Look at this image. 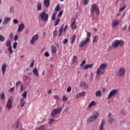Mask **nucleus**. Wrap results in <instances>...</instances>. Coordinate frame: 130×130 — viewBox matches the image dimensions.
Here are the masks:
<instances>
[{
    "label": "nucleus",
    "instance_id": "1",
    "mask_svg": "<svg viewBox=\"0 0 130 130\" xmlns=\"http://www.w3.org/2000/svg\"><path fill=\"white\" fill-rule=\"evenodd\" d=\"M107 67V64H106L105 63L101 64L100 67L96 70V76H99L100 74H102V75H104L105 71H103V70H105Z\"/></svg>",
    "mask_w": 130,
    "mask_h": 130
},
{
    "label": "nucleus",
    "instance_id": "2",
    "mask_svg": "<svg viewBox=\"0 0 130 130\" xmlns=\"http://www.w3.org/2000/svg\"><path fill=\"white\" fill-rule=\"evenodd\" d=\"M94 12H96V14L98 15V16L100 15V11L96 4H93L91 6L90 14H94Z\"/></svg>",
    "mask_w": 130,
    "mask_h": 130
},
{
    "label": "nucleus",
    "instance_id": "3",
    "mask_svg": "<svg viewBox=\"0 0 130 130\" xmlns=\"http://www.w3.org/2000/svg\"><path fill=\"white\" fill-rule=\"evenodd\" d=\"M99 114L98 112H94L91 116H90L87 120V122H92L95 120V119L98 118Z\"/></svg>",
    "mask_w": 130,
    "mask_h": 130
},
{
    "label": "nucleus",
    "instance_id": "4",
    "mask_svg": "<svg viewBox=\"0 0 130 130\" xmlns=\"http://www.w3.org/2000/svg\"><path fill=\"white\" fill-rule=\"evenodd\" d=\"M87 38L85 39V41H83L81 43H80L79 45V47H84V45H86V44L88 43V42H90V37H91V32H87Z\"/></svg>",
    "mask_w": 130,
    "mask_h": 130
},
{
    "label": "nucleus",
    "instance_id": "5",
    "mask_svg": "<svg viewBox=\"0 0 130 130\" xmlns=\"http://www.w3.org/2000/svg\"><path fill=\"white\" fill-rule=\"evenodd\" d=\"M123 40H116L113 42L112 46L115 48L118 47V46H122L123 45Z\"/></svg>",
    "mask_w": 130,
    "mask_h": 130
},
{
    "label": "nucleus",
    "instance_id": "6",
    "mask_svg": "<svg viewBox=\"0 0 130 130\" xmlns=\"http://www.w3.org/2000/svg\"><path fill=\"white\" fill-rule=\"evenodd\" d=\"M13 101H14V99H13L12 96H11L7 102L6 107H7V108L9 110H11V109H12V103H13Z\"/></svg>",
    "mask_w": 130,
    "mask_h": 130
},
{
    "label": "nucleus",
    "instance_id": "7",
    "mask_svg": "<svg viewBox=\"0 0 130 130\" xmlns=\"http://www.w3.org/2000/svg\"><path fill=\"white\" fill-rule=\"evenodd\" d=\"M117 94V89H113L110 91L108 96L107 97V99L109 100L111 99V97L114 96Z\"/></svg>",
    "mask_w": 130,
    "mask_h": 130
},
{
    "label": "nucleus",
    "instance_id": "8",
    "mask_svg": "<svg viewBox=\"0 0 130 130\" xmlns=\"http://www.w3.org/2000/svg\"><path fill=\"white\" fill-rule=\"evenodd\" d=\"M42 20H44V21H47L48 20V14H46L45 11H43L40 15Z\"/></svg>",
    "mask_w": 130,
    "mask_h": 130
},
{
    "label": "nucleus",
    "instance_id": "9",
    "mask_svg": "<svg viewBox=\"0 0 130 130\" xmlns=\"http://www.w3.org/2000/svg\"><path fill=\"white\" fill-rule=\"evenodd\" d=\"M7 65L6 64H3L2 66V74L3 76H5V74H6V71H7Z\"/></svg>",
    "mask_w": 130,
    "mask_h": 130
},
{
    "label": "nucleus",
    "instance_id": "10",
    "mask_svg": "<svg viewBox=\"0 0 130 130\" xmlns=\"http://www.w3.org/2000/svg\"><path fill=\"white\" fill-rule=\"evenodd\" d=\"M72 63L73 64H78V57H77V56H73L72 59Z\"/></svg>",
    "mask_w": 130,
    "mask_h": 130
},
{
    "label": "nucleus",
    "instance_id": "11",
    "mask_svg": "<svg viewBox=\"0 0 130 130\" xmlns=\"http://www.w3.org/2000/svg\"><path fill=\"white\" fill-rule=\"evenodd\" d=\"M119 76H123L124 74H125V70L124 68H121L119 70L118 73Z\"/></svg>",
    "mask_w": 130,
    "mask_h": 130
},
{
    "label": "nucleus",
    "instance_id": "12",
    "mask_svg": "<svg viewBox=\"0 0 130 130\" xmlns=\"http://www.w3.org/2000/svg\"><path fill=\"white\" fill-rule=\"evenodd\" d=\"M24 28H25V24H24V23L20 24L18 28V32L22 31V30H23Z\"/></svg>",
    "mask_w": 130,
    "mask_h": 130
},
{
    "label": "nucleus",
    "instance_id": "13",
    "mask_svg": "<svg viewBox=\"0 0 130 130\" xmlns=\"http://www.w3.org/2000/svg\"><path fill=\"white\" fill-rule=\"evenodd\" d=\"M92 68H93V64H86L83 67V70H88Z\"/></svg>",
    "mask_w": 130,
    "mask_h": 130
},
{
    "label": "nucleus",
    "instance_id": "14",
    "mask_svg": "<svg viewBox=\"0 0 130 130\" xmlns=\"http://www.w3.org/2000/svg\"><path fill=\"white\" fill-rule=\"evenodd\" d=\"M111 115H112L111 113H109V123H112L115 120L114 118L111 117Z\"/></svg>",
    "mask_w": 130,
    "mask_h": 130
},
{
    "label": "nucleus",
    "instance_id": "15",
    "mask_svg": "<svg viewBox=\"0 0 130 130\" xmlns=\"http://www.w3.org/2000/svg\"><path fill=\"white\" fill-rule=\"evenodd\" d=\"M10 20H11V18L10 17H6L4 21H3L2 24L3 25H7V24H8L9 23V22H10Z\"/></svg>",
    "mask_w": 130,
    "mask_h": 130
},
{
    "label": "nucleus",
    "instance_id": "16",
    "mask_svg": "<svg viewBox=\"0 0 130 130\" xmlns=\"http://www.w3.org/2000/svg\"><path fill=\"white\" fill-rule=\"evenodd\" d=\"M33 74H35L36 77H39V74H38V70H37V68H35L32 70Z\"/></svg>",
    "mask_w": 130,
    "mask_h": 130
},
{
    "label": "nucleus",
    "instance_id": "17",
    "mask_svg": "<svg viewBox=\"0 0 130 130\" xmlns=\"http://www.w3.org/2000/svg\"><path fill=\"white\" fill-rule=\"evenodd\" d=\"M76 38H77V35L74 34L73 35V37L71 38V44H74V42H75V40H76Z\"/></svg>",
    "mask_w": 130,
    "mask_h": 130
},
{
    "label": "nucleus",
    "instance_id": "18",
    "mask_svg": "<svg viewBox=\"0 0 130 130\" xmlns=\"http://www.w3.org/2000/svg\"><path fill=\"white\" fill-rule=\"evenodd\" d=\"M45 7L46 8H48L50 5V2H49V0H44V1Z\"/></svg>",
    "mask_w": 130,
    "mask_h": 130
},
{
    "label": "nucleus",
    "instance_id": "19",
    "mask_svg": "<svg viewBox=\"0 0 130 130\" xmlns=\"http://www.w3.org/2000/svg\"><path fill=\"white\" fill-rule=\"evenodd\" d=\"M20 107H24V105H25V99L24 98H22L20 100Z\"/></svg>",
    "mask_w": 130,
    "mask_h": 130
},
{
    "label": "nucleus",
    "instance_id": "20",
    "mask_svg": "<svg viewBox=\"0 0 130 130\" xmlns=\"http://www.w3.org/2000/svg\"><path fill=\"white\" fill-rule=\"evenodd\" d=\"M105 124V120H102L101 121L100 126L99 127V129L103 130V125H104Z\"/></svg>",
    "mask_w": 130,
    "mask_h": 130
},
{
    "label": "nucleus",
    "instance_id": "21",
    "mask_svg": "<svg viewBox=\"0 0 130 130\" xmlns=\"http://www.w3.org/2000/svg\"><path fill=\"white\" fill-rule=\"evenodd\" d=\"M61 107H58V108L54 109V111L58 114V113H60L62 110Z\"/></svg>",
    "mask_w": 130,
    "mask_h": 130
},
{
    "label": "nucleus",
    "instance_id": "22",
    "mask_svg": "<svg viewBox=\"0 0 130 130\" xmlns=\"http://www.w3.org/2000/svg\"><path fill=\"white\" fill-rule=\"evenodd\" d=\"M51 51L52 53H55L56 52V47H55V46L53 45L51 46Z\"/></svg>",
    "mask_w": 130,
    "mask_h": 130
},
{
    "label": "nucleus",
    "instance_id": "23",
    "mask_svg": "<svg viewBox=\"0 0 130 130\" xmlns=\"http://www.w3.org/2000/svg\"><path fill=\"white\" fill-rule=\"evenodd\" d=\"M118 24L119 23L118 20H113L112 22V26L114 27H116Z\"/></svg>",
    "mask_w": 130,
    "mask_h": 130
},
{
    "label": "nucleus",
    "instance_id": "24",
    "mask_svg": "<svg viewBox=\"0 0 130 130\" xmlns=\"http://www.w3.org/2000/svg\"><path fill=\"white\" fill-rule=\"evenodd\" d=\"M75 24L76 21H74L71 24V28H72V29H76L77 28V25H76Z\"/></svg>",
    "mask_w": 130,
    "mask_h": 130
},
{
    "label": "nucleus",
    "instance_id": "25",
    "mask_svg": "<svg viewBox=\"0 0 130 130\" xmlns=\"http://www.w3.org/2000/svg\"><path fill=\"white\" fill-rule=\"evenodd\" d=\"M86 93L85 92V91H82L79 93H78L77 95V96L78 97V98H80V97H82L83 96H84V95H85Z\"/></svg>",
    "mask_w": 130,
    "mask_h": 130
},
{
    "label": "nucleus",
    "instance_id": "26",
    "mask_svg": "<svg viewBox=\"0 0 130 130\" xmlns=\"http://www.w3.org/2000/svg\"><path fill=\"white\" fill-rule=\"evenodd\" d=\"M11 40H9L8 41H7V42L6 43V45L7 47H10V46H12V45H11Z\"/></svg>",
    "mask_w": 130,
    "mask_h": 130
},
{
    "label": "nucleus",
    "instance_id": "27",
    "mask_svg": "<svg viewBox=\"0 0 130 130\" xmlns=\"http://www.w3.org/2000/svg\"><path fill=\"white\" fill-rule=\"evenodd\" d=\"M56 114H58L55 111L54 109H53L51 113V116H52V117H54Z\"/></svg>",
    "mask_w": 130,
    "mask_h": 130
},
{
    "label": "nucleus",
    "instance_id": "28",
    "mask_svg": "<svg viewBox=\"0 0 130 130\" xmlns=\"http://www.w3.org/2000/svg\"><path fill=\"white\" fill-rule=\"evenodd\" d=\"M57 14V12H54L52 16V20H53V21H55V17L56 16V15Z\"/></svg>",
    "mask_w": 130,
    "mask_h": 130
},
{
    "label": "nucleus",
    "instance_id": "29",
    "mask_svg": "<svg viewBox=\"0 0 130 130\" xmlns=\"http://www.w3.org/2000/svg\"><path fill=\"white\" fill-rule=\"evenodd\" d=\"M96 104V103H95V101H92V102H91L88 105V107L89 108H91V107H92V106H93V105H95V104Z\"/></svg>",
    "mask_w": 130,
    "mask_h": 130
},
{
    "label": "nucleus",
    "instance_id": "30",
    "mask_svg": "<svg viewBox=\"0 0 130 130\" xmlns=\"http://www.w3.org/2000/svg\"><path fill=\"white\" fill-rule=\"evenodd\" d=\"M41 3L39 2L38 3L37 5V11H41Z\"/></svg>",
    "mask_w": 130,
    "mask_h": 130
},
{
    "label": "nucleus",
    "instance_id": "31",
    "mask_svg": "<svg viewBox=\"0 0 130 130\" xmlns=\"http://www.w3.org/2000/svg\"><path fill=\"white\" fill-rule=\"evenodd\" d=\"M98 40V36L97 35L94 36L92 41L93 43H95V42H96Z\"/></svg>",
    "mask_w": 130,
    "mask_h": 130
},
{
    "label": "nucleus",
    "instance_id": "32",
    "mask_svg": "<svg viewBox=\"0 0 130 130\" xmlns=\"http://www.w3.org/2000/svg\"><path fill=\"white\" fill-rule=\"evenodd\" d=\"M10 13H15V7L14 6H11L10 8Z\"/></svg>",
    "mask_w": 130,
    "mask_h": 130
},
{
    "label": "nucleus",
    "instance_id": "33",
    "mask_svg": "<svg viewBox=\"0 0 130 130\" xmlns=\"http://www.w3.org/2000/svg\"><path fill=\"white\" fill-rule=\"evenodd\" d=\"M6 95H5V92H3L0 94V98H2L3 100L5 99Z\"/></svg>",
    "mask_w": 130,
    "mask_h": 130
},
{
    "label": "nucleus",
    "instance_id": "34",
    "mask_svg": "<svg viewBox=\"0 0 130 130\" xmlns=\"http://www.w3.org/2000/svg\"><path fill=\"white\" fill-rule=\"evenodd\" d=\"M39 36L38 34H37V35H35V36H34L32 37V38L35 41L36 40H37V39L39 38Z\"/></svg>",
    "mask_w": 130,
    "mask_h": 130
},
{
    "label": "nucleus",
    "instance_id": "35",
    "mask_svg": "<svg viewBox=\"0 0 130 130\" xmlns=\"http://www.w3.org/2000/svg\"><path fill=\"white\" fill-rule=\"evenodd\" d=\"M5 37L3 36L0 35V42H4L5 41Z\"/></svg>",
    "mask_w": 130,
    "mask_h": 130
},
{
    "label": "nucleus",
    "instance_id": "36",
    "mask_svg": "<svg viewBox=\"0 0 130 130\" xmlns=\"http://www.w3.org/2000/svg\"><path fill=\"white\" fill-rule=\"evenodd\" d=\"M57 34H58V31H57V29H55L53 31V35L55 36V37H56Z\"/></svg>",
    "mask_w": 130,
    "mask_h": 130
},
{
    "label": "nucleus",
    "instance_id": "37",
    "mask_svg": "<svg viewBox=\"0 0 130 130\" xmlns=\"http://www.w3.org/2000/svg\"><path fill=\"white\" fill-rule=\"evenodd\" d=\"M95 95H96V97H98V96H101L102 95V94L101 93V91H98L96 92Z\"/></svg>",
    "mask_w": 130,
    "mask_h": 130
},
{
    "label": "nucleus",
    "instance_id": "38",
    "mask_svg": "<svg viewBox=\"0 0 130 130\" xmlns=\"http://www.w3.org/2000/svg\"><path fill=\"white\" fill-rule=\"evenodd\" d=\"M22 97H23L24 99H26V98H27V92L26 91H24V92L23 93Z\"/></svg>",
    "mask_w": 130,
    "mask_h": 130
},
{
    "label": "nucleus",
    "instance_id": "39",
    "mask_svg": "<svg viewBox=\"0 0 130 130\" xmlns=\"http://www.w3.org/2000/svg\"><path fill=\"white\" fill-rule=\"evenodd\" d=\"M59 21H60V19H57L55 21V24H54V26H57V25H58V23H59Z\"/></svg>",
    "mask_w": 130,
    "mask_h": 130
},
{
    "label": "nucleus",
    "instance_id": "40",
    "mask_svg": "<svg viewBox=\"0 0 130 130\" xmlns=\"http://www.w3.org/2000/svg\"><path fill=\"white\" fill-rule=\"evenodd\" d=\"M8 50L11 54L13 53V49H12V46L9 47Z\"/></svg>",
    "mask_w": 130,
    "mask_h": 130
},
{
    "label": "nucleus",
    "instance_id": "41",
    "mask_svg": "<svg viewBox=\"0 0 130 130\" xmlns=\"http://www.w3.org/2000/svg\"><path fill=\"white\" fill-rule=\"evenodd\" d=\"M63 31V29L59 28V36L60 37L61 36V34H62V31Z\"/></svg>",
    "mask_w": 130,
    "mask_h": 130
},
{
    "label": "nucleus",
    "instance_id": "42",
    "mask_svg": "<svg viewBox=\"0 0 130 130\" xmlns=\"http://www.w3.org/2000/svg\"><path fill=\"white\" fill-rule=\"evenodd\" d=\"M17 45H18V43H17V42H14L13 44V49H16L17 48Z\"/></svg>",
    "mask_w": 130,
    "mask_h": 130
},
{
    "label": "nucleus",
    "instance_id": "43",
    "mask_svg": "<svg viewBox=\"0 0 130 130\" xmlns=\"http://www.w3.org/2000/svg\"><path fill=\"white\" fill-rule=\"evenodd\" d=\"M19 121H17V122L15 123L14 127H15V128H17L18 126H19Z\"/></svg>",
    "mask_w": 130,
    "mask_h": 130
},
{
    "label": "nucleus",
    "instance_id": "44",
    "mask_svg": "<svg viewBox=\"0 0 130 130\" xmlns=\"http://www.w3.org/2000/svg\"><path fill=\"white\" fill-rule=\"evenodd\" d=\"M55 11H56V12L59 11V5H58V4L57 5L55 9Z\"/></svg>",
    "mask_w": 130,
    "mask_h": 130
},
{
    "label": "nucleus",
    "instance_id": "45",
    "mask_svg": "<svg viewBox=\"0 0 130 130\" xmlns=\"http://www.w3.org/2000/svg\"><path fill=\"white\" fill-rule=\"evenodd\" d=\"M43 128H44V125H42L39 127L37 128V130H42V129H43Z\"/></svg>",
    "mask_w": 130,
    "mask_h": 130
},
{
    "label": "nucleus",
    "instance_id": "46",
    "mask_svg": "<svg viewBox=\"0 0 130 130\" xmlns=\"http://www.w3.org/2000/svg\"><path fill=\"white\" fill-rule=\"evenodd\" d=\"M62 101L66 102L68 101V98L66 95H63L62 97Z\"/></svg>",
    "mask_w": 130,
    "mask_h": 130
},
{
    "label": "nucleus",
    "instance_id": "47",
    "mask_svg": "<svg viewBox=\"0 0 130 130\" xmlns=\"http://www.w3.org/2000/svg\"><path fill=\"white\" fill-rule=\"evenodd\" d=\"M68 41H69V40L67 39H65L62 42L63 44L66 45V44L68 43Z\"/></svg>",
    "mask_w": 130,
    "mask_h": 130
},
{
    "label": "nucleus",
    "instance_id": "48",
    "mask_svg": "<svg viewBox=\"0 0 130 130\" xmlns=\"http://www.w3.org/2000/svg\"><path fill=\"white\" fill-rule=\"evenodd\" d=\"M20 85H22V81H18L16 83V87H18Z\"/></svg>",
    "mask_w": 130,
    "mask_h": 130
},
{
    "label": "nucleus",
    "instance_id": "49",
    "mask_svg": "<svg viewBox=\"0 0 130 130\" xmlns=\"http://www.w3.org/2000/svg\"><path fill=\"white\" fill-rule=\"evenodd\" d=\"M125 8H126V6H124L123 7L121 8L119 10V12H122V11H123V10H124V9H125Z\"/></svg>",
    "mask_w": 130,
    "mask_h": 130
},
{
    "label": "nucleus",
    "instance_id": "50",
    "mask_svg": "<svg viewBox=\"0 0 130 130\" xmlns=\"http://www.w3.org/2000/svg\"><path fill=\"white\" fill-rule=\"evenodd\" d=\"M63 12V11L61 10V11H60L59 12V13H58V16L59 17V18H60V17H61V16H62V15Z\"/></svg>",
    "mask_w": 130,
    "mask_h": 130
},
{
    "label": "nucleus",
    "instance_id": "51",
    "mask_svg": "<svg viewBox=\"0 0 130 130\" xmlns=\"http://www.w3.org/2000/svg\"><path fill=\"white\" fill-rule=\"evenodd\" d=\"M72 91V87H68L67 89V92H68V93H70Z\"/></svg>",
    "mask_w": 130,
    "mask_h": 130
},
{
    "label": "nucleus",
    "instance_id": "52",
    "mask_svg": "<svg viewBox=\"0 0 130 130\" xmlns=\"http://www.w3.org/2000/svg\"><path fill=\"white\" fill-rule=\"evenodd\" d=\"M84 4L85 5V6H87L88 4H89V0H84Z\"/></svg>",
    "mask_w": 130,
    "mask_h": 130
},
{
    "label": "nucleus",
    "instance_id": "53",
    "mask_svg": "<svg viewBox=\"0 0 130 130\" xmlns=\"http://www.w3.org/2000/svg\"><path fill=\"white\" fill-rule=\"evenodd\" d=\"M84 64H86V60H83L81 62L80 66L83 67Z\"/></svg>",
    "mask_w": 130,
    "mask_h": 130
},
{
    "label": "nucleus",
    "instance_id": "54",
    "mask_svg": "<svg viewBox=\"0 0 130 130\" xmlns=\"http://www.w3.org/2000/svg\"><path fill=\"white\" fill-rule=\"evenodd\" d=\"M90 81H93V72H90Z\"/></svg>",
    "mask_w": 130,
    "mask_h": 130
},
{
    "label": "nucleus",
    "instance_id": "55",
    "mask_svg": "<svg viewBox=\"0 0 130 130\" xmlns=\"http://www.w3.org/2000/svg\"><path fill=\"white\" fill-rule=\"evenodd\" d=\"M23 80H24V81H27V80H28V76H24L22 78Z\"/></svg>",
    "mask_w": 130,
    "mask_h": 130
},
{
    "label": "nucleus",
    "instance_id": "56",
    "mask_svg": "<svg viewBox=\"0 0 130 130\" xmlns=\"http://www.w3.org/2000/svg\"><path fill=\"white\" fill-rule=\"evenodd\" d=\"M55 45H56V46L57 48H58L59 47V43H58V42H57V41L55 42Z\"/></svg>",
    "mask_w": 130,
    "mask_h": 130
},
{
    "label": "nucleus",
    "instance_id": "57",
    "mask_svg": "<svg viewBox=\"0 0 130 130\" xmlns=\"http://www.w3.org/2000/svg\"><path fill=\"white\" fill-rule=\"evenodd\" d=\"M13 23L14 24H18V23H19V20H18L17 19H15L13 20Z\"/></svg>",
    "mask_w": 130,
    "mask_h": 130
},
{
    "label": "nucleus",
    "instance_id": "58",
    "mask_svg": "<svg viewBox=\"0 0 130 130\" xmlns=\"http://www.w3.org/2000/svg\"><path fill=\"white\" fill-rule=\"evenodd\" d=\"M81 87H85V86H86V83H85V82H82L81 83Z\"/></svg>",
    "mask_w": 130,
    "mask_h": 130
},
{
    "label": "nucleus",
    "instance_id": "59",
    "mask_svg": "<svg viewBox=\"0 0 130 130\" xmlns=\"http://www.w3.org/2000/svg\"><path fill=\"white\" fill-rule=\"evenodd\" d=\"M10 38L11 39H13V38L14 37V34H13V32H11L10 34Z\"/></svg>",
    "mask_w": 130,
    "mask_h": 130
},
{
    "label": "nucleus",
    "instance_id": "60",
    "mask_svg": "<svg viewBox=\"0 0 130 130\" xmlns=\"http://www.w3.org/2000/svg\"><path fill=\"white\" fill-rule=\"evenodd\" d=\"M18 38L19 36H18V35H15L14 37V41H17Z\"/></svg>",
    "mask_w": 130,
    "mask_h": 130
},
{
    "label": "nucleus",
    "instance_id": "61",
    "mask_svg": "<svg viewBox=\"0 0 130 130\" xmlns=\"http://www.w3.org/2000/svg\"><path fill=\"white\" fill-rule=\"evenodd\" d=\"M20 90L21 92H22V91H23V90H24V86L23 85V84H22L20 86Z\"/></svg>",
    "mask_w": 130,
    "mask_h": 130
},
{
    "label": "nucleus",
    "instance_id": "62",
    "mask_svg": "<svg viewBox=\"0 0 130 130\" xmlns=\"http://www.w3.org/2000/svg\"><path fill=\"white\" fill-rule=\"evenodd\" d=\"M68 29V25L66 24V26H64V29H63V32H66V31H67V30Z\"/></svg>",
    "mask_w": 130,
    "mask_h": 130
},
{
    "label": "nucleus",
    "instance_id": "63",
    "mask_svg": "<svg viewBox=\"0 0 130 130\" xmlns=\"http://www.w3.org/2000/svg\"><path fill=\"white\" fill-rule=\"evenodd\" d=\"M45 56H46L47 57H48L49 56V53L48 52H46L45 53Z\"/></svg>",
    "mask_w": 130,
    "mask_h": 130
},
{
    "label": "nucleus",
    "instance_id": "64",
    "mask_svg": "<svg viewBox=\"0 0 130 130\" xmlns=\"http://www.w3.org/2000/svg\"><path fill=\"white\" fill-rule=\"evenodd\" d=\"M121 114H123V115H125V114H126V112H125V111L122 110L121 111Z\"/></svg>",
    "mask_w": 130,
    "mask_h": 130
}]
</instances>
